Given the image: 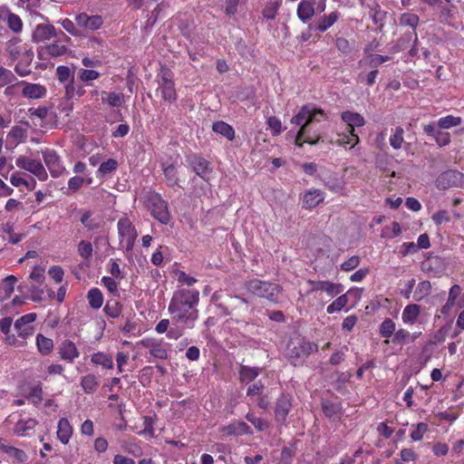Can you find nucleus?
<instances>
[{
    "mask_svg": "<svg viewBox=\"0 0 464 464\" xmlns=\"http://www.w3.org/2000/svg\"><path fill=\"white\" fill-rule=\"evenodd\" d=\"M199 303V292L196 289L179 288L173 293L168 305L172 321L188 329H192L198 318L197 308Z\"/></svg>",
    "mask_w": 464,
    "mask_h": 464,
    "instance_id": "nucleus-1",
    "label": "nucleus"
},
{
    "mask_svg": "<svg viewBox=\"0 0 464 464\" xmlns=\"http://www.w3.org/2000/svg\"><path fill=\"white\" fill-rule=\"evenodd\" d=\"M52 40L53 41L37 47L36 53L39 60L58 59L71 54L72 39L64 32L60 31L59 36Z\"/></svg>",
    "mask_w": 464,
    "mask_h": 464,
    "instance_id": "nucleus-2",
    "label": "nucleus"
},
{
    "mask_svg": "<svg viewBox=\"0 0 464 464\" xmlns=\"http://www.w3.org/2000/svg\"><path fill=\"white\" fill-rule=\"evenodd\" d=\"M325 119V113L322 109L314 108L311 105H304L291 119V123L300 126V134L310 132V127Z\"/></svg>",
    "mask_w": 464,
    "mask_h": 464,
    "instance_id": "nucleus-3",
    "label": "nucleus"
},
{
    "mask_svg": "<svg viewBox=\"0 0 464 464\" xmlns=\"http://www.w3.org/2000/svg\"><path fill=\"white\" fill-rule=\"evenodd\" d=\"M246 288L253 295L266 298L271 302H277L281 295V290L277 285L258 279H253L247 282Z\"/></svg>",
    "mask_w": 464,
    "mask_h": 464,
    "instance_id": "nucleus-4",
    "label": "nucleus"
},
{
    "mask_svg": "<svg viewBox=\"0 0 464 464\" xmlns=\"http://www.w3.org/2000/svg\"><path fill=\"white\" fill-rule=\"evenodd\" d=\"M38 15L44 20V23L38 24L34 27L31 40L36 44H46L53 38H57L61 30H57L55 26L50 23L48 17L42 14H38Z\"/></svg>",
    "mask_w": 464,
    "mask_h": 464,
    "instance_id": "nucleus-5",
    "label": "nucleus"
},
{
    "mask_svg": "<svg viewBox=\"0 0 464 464\" xmlns=\"http://www.w3.org/2000/svg\"><path fill=\"white\" fill-rule=\"evenodd\" d=\"M157 82L159 84L158 90L164 101L173 102L177 100L173 72L169 68L166 66L160 68L157 75Z\"/></svg>",
    "mask_w": 464,
    "mask_h": 464,
    "instance_id": "nucleus-6",
    "label": "nucleus"
},
{
    "mask_svg": "<svg viewBox=\"0 0 464 464\" xmlns=\"http://www.w3.org/2000/svg\"><path fill=\"white\" fill-rule=\"evenodd\" d=\"M42 156L51 177L56 179L66 172V168L63 165L62 158L56 150L53 149H45L44 150H42Z\"/></svg>",
    "mask_w": 464,
    "mask_h": 464,
    "instance_id": "nucleus-7",
    "label": "nucleus"
},
{
    "mask_svg": "<svg viewBox=\"0 0 464 464\" xmlns=\"http://www.w3.org/2000/svg\"><path fill=\"white\" fill-rule=\"evenodd\" d=\"M117 227L121 237V245L125 247L127 251L132 250L138 233L130 220L127 218H120Z\"/></svg>",
    "mask_w": 464,
    "mask_h": 464,
    "instance_id": "nucleus-8",
    "label": "nucleus"
},
{
    "mask_svg": "<svg viewBox=\"0 0 464 464\" xmlns=\"http://www.w3.org/2000/svg\"><path fill=\"white\" fill-rule=\"evenodd\" d=\"M15 165L17 168L30 172L40 181H45L48 179V173L40 160L20 156L16 158Z\"/></svg>",
    "mask_w": 464,
    "mask_h": 464,
    "instance_id": "nucleus-9",
    "label": "nucleus"
},
{
    "mask_svg": "<svg viewBox=\"0 0 464 464\" xmlns=\"http://www.w3.org/2000/svg\"><path fill=\"white\" fill-rule=\"evenodd\" d=\"M186 160L196 175L205 181H208L213 172L211 163L198 154L187 156Z\"/></svg>",
    "mask_w": 464,
    "mask_h": 464,
    "instance_id": "nucleus-10",
    "label": "nucleus"
},
{
    "mask_svg": "<svg viewBox=\"0 0 464 464\" xmlns=\"http://www.w3.org/2000/svg\"><path fill=\"white\" fill-rule=\"evenodd\" d=\"M317 350V345L304 339L290 341L287 346V354L292 359H303Z\"/></svg>",
    "mask_w": 464,
    "mask_h": 464,
    "instance_id": "nucleus-11",
    "label": "nucleus"
},
{
    "mask_svg": "<svg viewBox=\"0 0 464 464\" xmlns=\"http://www.w3.org/2000/svg\"><path fill=\"white\" fill-rule=\"evenodd\" d=\"M436 187L447 189L459 184H464V174L454 169H448L440 173L436 179Z\"/></svg>",
    "mask_w": 464,
    "mask_h": 464,
    "instance_id": "nucleus-12",
    "label": "nucleus"
},
{
    "mask_svg": "<svg viewBox=\"0 0 464 464\" xmlns=\"http://www.w3.org/2000/svg\"><path fill=\"white\" fill-rule=\"evenodd\" d=\"M36 318L37 314L35 313H29L18 318L14 322V329L18 336L26 338L33 335L35 330L34 323Z\"/></svg>",
    "mask_w": 464,
    "mask_h": 464,
    "instance_id": "nucleus-13",
    "label": "nucleus"
},
{
    "mask_svg": "<svg viewBox=\"0 0 464 464\" xmlns=\"http://www.w3.org/2000/svg\"><path fill=\"white\" fill-rule=\"evenodd\" d=\"M434 122L423 125L422 129L427 136L432 137L435 143L439 147L448 146L451 141L450 132L442 130L443 129L436 128Z\"/></svg>",
    "mask_w": 464,
    "mask_h": 464,
    "instance_id": "nucleus-14",
    "label": "nucleus"
},
{
    "mask_svg": "<svg viewBox=\"0 0 464 464\" xmlns=\"http://www.w3.org/2000/svg\"><path fill=\"white\" fill-rule=\"evenodd\" d=\"M18 85H23L22 95L28 99H42L46 96L47 89L39 83H31L25 81H19Z\"/></svg>",
    "mask_w": 464,
    "mask_h": 464,
    "instance_id": "nucleus-15",
    "label": "nucleus"
},
{
    "mask_svg": "<svg viewBox=\"0 0 464 464\" xmlns=\"http://www.w3.org/2000/svg\"><path fill=\"white\" fill-rule=\"evenodd\" d=\"M316 5V0H301L299 2L296 15L303 24L308 23L314 16Z\"/></svg>",
    "mask_w": 464,
    "mask_h": 464,
    "instance_id": "nucleus-16",
    "label": "nucleus"
},
{
    "mask_svg": "<svg viewBox=\"0 0 464 464\" xmlns=\"http://www.w3.org/2000/svg\"><path fill=\"white\" fill-rule=\"evenodd\" d=\"M340 18V13L337 11L331 12L328 14H324L323 16H320L317 19V22L315 24H310L308 25V30L312 31H318L320 33H324L327 31L330 27H332Z\"/></svg>",
    "mask_w": 464,
    "mask_h": 464,
    "instance_id": "nucleus-17",
    "label": "nucleus"
},
{
    "mask_svg": "<svg viewBox=\"0 0 464 464\" xmlns=\"http://www.w3.org/2000/svg\"><path fill=\"white\" fill-rule=\"evenodd\" d=\"M58 353L61 359L68 362H74V360L80 356L79 349L71 340H64L60 343L58 347Z\"/></svg>",
    "mask_w": 464,
    "mask_h": 464,
    "instance_id": "nucleus-18",
    "label": "nucleus"
},
{
    "mask_svg": "<svg viewBox=\"0 0 464 464\" xmlns=\"http://www.w3.org/2000/svg\"><path fill=\"white\" fill-rule=\"evenodd\" d=\"M73 429L66 418H61L57 425V438L64 445H67L72 436Z\"/></svg>",
    "mask_w": 464,
    "mask_h": 464,
    "instance_id": "nucleus-19",
    "label": "nucleus"
},
{
    "mask_svg": "<svg viewBox=\"0 0 464 464\" xmlns=\"http://www.w3.org/2000/svg\"><path fill=\"white\" fill-rule=\"evenodd\" d=\"M34 58V52L31 49L25 50L23 58L14 66V72L21 77L27 76L31 73L30 64Z\"/></svg>",
    "mask_w": 464,
    "mask_h": 464,
    "instance_id": "nucleus-20",
    "label": "nucleus"
},
{
    "mask_svg": "<svg viewBox=\"0 0 464 464\" xmlns=\"http://www.w3.org/2000/svg\"><path fill=\"white\" fill-rule=\"evenodd\" d=\"M420 315V306L416 304H411L404 307L401 314V320L407 325H412L417 323Z\"/></svg>",
    "mask_w": 464,
    "mask_h": 464,
    "instance_id": "nucleus-21",
    "label": "nucleus"
},
{
    "mask_svg": "<svg viewBox=\"0 0 464 464\" xmlns=\"http://www.w3.org/2000/svg\"><path fill=\"white\" fill-rule=\"evenodd\" d=\"M36 423V420L32 418L21 419L15 423L14 432L20 437L28 436L34 430Z\"/></svg>",
    "mask_w": 464,
    "mask_h": 464,
    "instance_id": "nucleus-22",
    "label": "nucleus"
},
{
    "mask_svg": "<svg viewBox=\"0 0 464 464\" xmlns=\"http://www.w3.org/2000/svg\"><path fill=\"white\" fill-rule=\"evenodd\" d=\"M102 95V102L103 104H107L111 107H121L125 102V97L122 92H106L102 91L101 92Z\"/></svg>",
    "mask_w": 464,
    "mask_h": 464,
    "instance_id": "nucleus-23",
    "label": "nucleus"
},
{
    "mask_svg": "<svg viewBox=\"0 0 464 464\" xmlns=\"http://www.w3.org/2000/svg\"><path fill=\"white\" fill-rule=\"evenodd\" d=\"M222 432L227 436L250 434V427L243 421H233L222 428Z\"/></svg>",
    "mask_w": 464,
    "mask_h": 464,
    "instance_id": "nucleus-24",
    "label": "nucleus"
},
{
    "mask_svg": "<svg viewBox=\"0 0 464 464\" xmlns=\"http://www.w3.org/2000/svg\"><path fill=\"white\" fill-rule=\"evenodd\" d=\"M91 362L103 369L111 370L114 367L112 356L103 352H97L92 354Z\"/></svg>",
    "mask_w": 464,
    "mask_h": 464,
    "instance_id": "nucleus-25",
    "label": "nucleus"
},
{
    "mask_svg": "<svg viewBox=\"0 0 464 464\" xmlns=\"http://www.w3.org/2000/svg\"><path fill=\"white\" fill-rule=\"evenodd\" d=\"M341 117L347 124L348 130H354L355 127H362L365 124L364 118L357 112L346 111L342 113Z\"/></svg>",
    "mask_w": 464,
    "mask_h": 464,
    "instance_id": "nucleus-26",
    "label": "nucleus"
},
{
    "mask_svg": "<svg viewBox=\"0 0 464 464\" xmlns=\"http://www.w3.org/2000/svg\"><path fill=\"white\" fill-rule=\"evenodd\" d=\"M162 170L168 186L174 187L179 184L178 169L174 164L162 163Z\"/></svg>",
    "mask_w": 464,
    "mask_h": 464,
    "instance_id": "nucleus-27",
    "label": "nucleus"
},
{
    "mask_svg": "<svg viewBox=\"0 0 464 464\" xmlns=\"http://www.w3.org/2000/svg\"><path fill=\"white\" fill-rule=\"evenodd\" d=\"M22 40L19 37L11 38L6 44V51L11 59L16 60L25 52V48L22 45Z\"/></svg>",
    "mask_w": 464,
    "mask_h": 464,
    "instance_id": "nucleus-28",
    "label": "nucleus"
},
{
    "mask_svg": "<svg viewBox=\"0 0 464 464\" xmlns=\"http://www.w3.org/2000/svg\"><path fill=\"white\" fill-rule=\"evenodd\" d=\"M212 130L214 132L224 136L228 140H233L235 139V130L233 127L223 121L213 122Z\"/></svg>",
    "mask_w": 464,
    "mask_h": 464,
    "instance_id": "nucleus-29",
    "label": "nucleus"
},
{
    "mask_svg": "<svg viewBox=\"0 0 464 464\" xmlns=\"http://www.w3.org/2000/svg\"><path fill=\"white\" fill-rule=\"evenodd\" d=\"M290 406V401L285 396H282L280 399H278L276 407V418L278 421H285L289 412Z\"/></svg>",
    "mask_w": 464,
    "mask_h": 464,
    "instance_id": "nucleus-30",
    "label": "nucleus"
},
{
    "mask_svg": "<svg viewBox=\"0 0 464 464\" xmlns=\"http://www.w3.org/2000/svg\"><path fill=\"white\" fill-rule=\"evenodd\" d=\"M320 140L321 135L319 132H314L313 134L310 132H307L306 134H300V130H298L295 140V144L297 147H303L304 143L314 145L319 143Z\"/></svg>",
    "mask_w": 464,
    "mask_h": 464,
    "instance_id": "nucleus-31",
    "label": "nucleus"
},
{
    "mask_svg": "<svg viewBox=\"0 0 464 464\" xmlns=\"http://www.w3.org/2000/svg\"><path fill=\"white\" fill-rule=\"evenodd\" d=\"M283 0H268L266 4L262 14L267 20H274L282 5Z\"/></svg>",
    "mask_w": 464,
    "mask_h": 464,
    "instance_id": "nucleus-32",
    "label": "nucleus"
},
{
    "mask_svg": "<svg viewBox=\"0 0 464 464\" xmlns=\"http://www.w3.org/2000/svg\"><path fill=\"white\" fill-rule=\"evenodd\" d=\"M92 183V179L91 177H81L75 175L69 179L68 180V191L70 193L77 192L83 185H91Z\"/></svg>",
    "mask_w": 464,
    "mask_h": 464,
    "instance_id": "nucleus-33",
    "label": "nucleus"
},
{
    "mask_svg": "<svg viewBox=\"0 0 464 464\" xmlns=\"http://www.w3.org/2000/svg\"><path fill=\"white\" fill-rule=\"evenodd\" d=\"M150 211L151 215L162 224H167L169 221V212L167 205H150Z\"/></svg>",
    "mask_w": 464,
    "mask_h": 464,
    "instance_id": "nucleus-34",
    "label": "nucleus"
},
{
    "mask_svg": "<svg viewBox=\"0 0 464 464\" xmlns=\"http://www.w3.org/2000/svg\"><path fill=\"white\" fill-rule=\"evenodd\" d=\"M0 450H2L4 452L7 453L11 458H13L17 462L22 463V462L26 461V459H27V455L24 450L14 448V447H12V446L5 445L1 440H0Z\"/></svg>",
    "mask_w": 464,
    "mask_h": 464,
    "instance_id": "nucleus-35",
    "label": "nucleus"
},
{
    "mask_svg": "<svg viewBox=\"0 0 464 464\" xmlns=\"http://www.w3.org/2000/svg\"><path fill=\"white\" fill-rule=\"evenodd\" d=\"M347 131V134H338L335 142L340 146H350V148H353L359 142V137L355 133V130Z\"/></svg>",
    "mask_w": 464,
    "mask_h": 464,
    "instance_id": "nucleus-36",
    "label": "nucleus"
},
{
    "mask_svg": "<svg viewBox=\"0 0 464 464\" xmlns=\"http://www.w3.org/2000/svg\"><path fill=\"white\" fill-rule=\"evenodd\" d=\"M36 346L41 354L48 355L53 349V342L51 338L38 334L36 335Z\"/></svg>",
    "mask_w": 464,
    "mask_h": 464,
    "instance_id": "nucleus-37",
    "label": "nucleus"
},
{
    "mask_svg": "<svg viewBox=\"0 0 464 464\" xmlns=\"http://www.w3.org/2000/svg\"><path fill=\"white\" fill-rule=\"evenodd\" d=\"M65 98L72 100L74 97H82L85 94V89L81 84H75L74 80L64 86Z\"/></svg>",
    "mask_w": 464,
    "mask_h": 464,
    "instance_id": "nucleus-38",
    "label": "nucleus"
},
{
    "mask_svg": "<svg viewBox=\"0 0 464 464\" xmlns=\"http://www.w3.org/2000/svg\"><path fill=\"white\" fill-rule=\"evenodd\" d=\"M10 183L14 187L25 186L30 190H33L36 184L34 179L26 180L21 172L13 173L10 176Z\"/></svg>",
    "mask_w": 464,
    "mask_h": 464,
    "instance_id": "nucleus-39",
    "label": "nucleus"
},
{
    "mask_svg": "<svg viewBox=\"0 0 464 464\" xmlns=\"http://www.w3.org/2000/svg\"><path fill=\"white\" fill-rule=\"evenodd\" d=\"M430 290L431 285L429 281H420L417 285L412 297L415 301L420 302L430 294Z\"/></svg>",
    "mask_w": 464,
    "mask_h": 464,
    "instance_id": "nucleus-40",
    "label": "nucleus"
},
{
    "mask_svg": "<svg viewBox=\"0 0 464 464\" xmlns=\"http://www.w3.org/2000/svg\"><path fill=\"white\" fill-rule=\"evenodd\" d=\"M89 304L93 309H99L103 304V295L100 289L92 288L87 294Z\"/></svg>",
    "mask_w": 464,
    "mask_h": 464,
    "instance_id": "nucleus-41",
    "label": "nucleus"
},
{
    "mask_svg": "<svg viewBox=\"0 0 464 464\" xmlns=\"http://www.w3.org/2000/svg\"><path fill=\"white\" fill-rule=\"evenodd\" d=\"M349 303L348 295L343 294L339 295L334 301H333L326 308V312L329 314L340 312Z\"/></svg>",
    "mask_w": 464,
    "mask_h": 464,
    "instance_id": "nucleus-42",
    "label": "nucleus"
},
{
    "mask_svg": "<svg viewBox=\"0 0 464 464\" xmlns=\"http://www.w3.org/2000/svg\"><path fill=\"white\" fill-rule=\"evenodd\" d=\"M462 122L461 117L447 115L439 119L437 127L440 129H450L452 127L459 126Z\"/></svg>",
    "mask_w": 464,
    "mask_h": 464,
    "instance_id": "nucleus-43",
    "label": "nucleus"
},
{
    "mask_svg": "<svg viewBox=\"0 0 464 464\" xmlns=\"http://www.w3.org/2000/svg\"><path fill=\"white\" fill-rule=\"evenodd\" d=\"M389 141L390 145L394 150L401 149L402 144L404 143V130L401 126H397L393 130V133L391 135Z\"/></svg>",
    "mask_w": 464,
    "mask_h": 464,
    "instance_id": "nucleus-44",
    "label": "nucleus"
},
{
    "mask_svg": "<svg viewBox=\"0 0 464 464\" xmlns=\"http://www.w3.org/2000/svg\"><path fill=\"white\" fill-rule=\"evenodd\" d=\"M119 163L114 159H109L106 161L102 162L98 170H97V176L98 177H105L109 174H111L118 169Z\"/></svg>",
    "mask_w": 464,
    "mask_h": 464,
    "instance_id": "nucleus-45",
    "label": "nucleus"
},
{
    "mask_svg": "<svg viewBox=\"0 0 464 464\" xmlns=\"http://www.w3.org/2000/svg\"><path fill=\"white\" fill-rule=\"evenodd\" d=\"M260 373V368L242 366L240 369V379L243 382H250L254 381Z\"/></svg>",
    "mask_w": 464,
    "mask_h": 464,
    "instance_id": "nucleus-46",
    "label": "nucleus"
},
{
    "mask_svg": "<svg viewBox=\"0 0 464 464\" xmlns=\"http://www.w3.org/2000/svg\"><path fill=\"white\" fill-rule=\"evenodd\" d=\"M303 200L304 203H323L324 192L318 188H312L304 193Z\"/></svg>",
    "mask_w": 464,
    "mask_h": 464,
    "instance_id": "nucleus-47",
    "label": "nucleus"
},
{
    "mask_svg": "<svg viewBox=\"0 0 464 464\" xmlns=\"http://www.w3.org/2000/svg\"><path fill=\"white\" fill-rule=\"evenodd\" d=\"M81 386L86 393L93 392L98 387L97 378L93 374H87L82 378Z\"/></svg>",
    "mask_w": 464,
    "mask_h": 464,
    "instance_id": "nucleus-48",
    "label": "nucleus"
},
{
    "mask_svg": "<svg viewBox=\"0 0 464 464\" xmlns=\"http://www.w3.org/2000/svg\"><path fill=\"white\" fill-rule=\"evenodd\" d=\"M56 77L60 82L69 83L74 80V76L71 69L65 65H59L56 68Z\"/></svg>",
    "mask_w": 464,
    "mask_h": 464,
    "instance_id": "nucleus-49",
    "label": "nucleus"
},
{
    "mask_svg": "<svg viewBox=\"0 0 464 464\" xmlns=\"http://www.w3.org/2000/svg\"><path fill=\"white\" fill-rule=\"evenodd\" d=\"M7 27L14 33V34H20L23 31L24 28V23L20 16L16 14H13L12 15H9L7 21L5 22Z\"/></svg>",
    "mask_w": 464,
    "mask_h": 464,
    "instance_id": "nucleus-50",
    "label": "nucleus"
},
{
    "mask_svg": "<svg viewBox=\"0 0 464 464\" xmlns=\"http://www.w3.org/2000/svg\"><path fill=\"white\" fill-rule=\"evenodd\" d=\"M16 281L17 279L14 276H8L4 279L0 287L1 292L4 293V298H8L13 294Z\"/></svg>",
    "mask_w": 464,
    "mask_h": 464,
    "instance_id": "nucleus-51",
    "label": "nucleus"
},
{
    "mask_svg": "<svg viewBox=\"0 0 464 464\" xmlns=\"http://www.w3.org/2000/svg\"><path fill=\"white\" fill-rule=\"evenodd\" d=\"M16 81V77L10 70L0 67V88L9 84H15Z\"/></svg>",
    "mask_w": 464,
    "mask_h": 464,
    "instance_id": "nucleus-52",
    "label": "nucleus"
},
{
    "mask_svg": "<svg viewBox=\"0 0 464 464\" xmlns=\"http://www.w3.org/2000/svg\"><path fill=\"white\" fill-rule=\"evenodd\" d=\"M420 18L416 14L404 13L400 18V24L403 26H411L412 29H416L419 24Z\"/></svg>",
    "mask_w": 464,
    "mask_h": 464,
    "instance_id": "nucleus-53",
    "label": "nucleus"
},
{
    "mask_svg": "<svg viewBox=\"0 0 464 464\" xmlns=\"http://www.w3.org/2000/svg\"><path fill=\"white\" fill-rule=\"evenodd\" d=\"M335 46L339 52L345 55L350 54L353 50V45L343 36L336 37Z\"/></svg>",
    "mask_w": 464,
    "mask_h": 464,
    "instance_id": "nucleus-54",
    "label": "nucleus"
},
{
    "mask_svg": "<svg viewBox=\"0 0 464 464\" xmlns=\"http://www.w3.org/2000/svg\"><path fill=\"white\" fill-rule=\"evenodd\" d=\"M104 311L110 317L116 318L121 313V306L117 300H110L107 302Z\"/></svg>",
    "mask_w": 464,
    "mask_h": 464,
    "instance_id": "nucleus-55",
    "label": "nucleus"
},
{
    "mask_svg": "<svg viewBox=\"0 0 464 464\" xmlns=\"http://www.w3.org/2000/svg\"><path fill=\"white\" fill-rule=\"evenodd\" d=\"M427 431H428V425L424 422H420L416 425H412V431L411 432V438L414 441H420L423 439V436Z\"/></svg>",
    "mask_w": 464,
    "mask_h": 464,
    "instance_id": "nucleus-56",
    "label": "nucleus"
},
{
    "mask_svg": "<svg viewBox=\"0 0 464 464\" xmlns=\"http://www.w3.org/2000/svg\"><path fill=\"white\" fill-rule=\"evenodd\" d=\"M401 233V226L398 222H393L391 227L382 228L381 237L384 238H393Z\"/></svg>",
    "mask_w": 464,
    "mask_h": 464,
    "instance_id": "nucleus-57",
    "label": "nucleus"
},
{
    "mask_svg": "<svg viewBox=\"0 0 464 464\" xmlns=\"http://www.w3.org/2000/svg\"><path fill=\"white\" fill-rule=\"evenodd\" d=\"M395 331V324L390 319L386 318L380 325V334L382 337L389 338Z\"/></svg>",
    "mask_w": 464,
    "mask_h": 464,
    "instance_id": "nucleus-58",
    "label": "nucleus"
},
{
    "mask_svg": "<svg viewBox=\"0 0 464 464\" xmlns=\"http://www.w3.org/2000/svg\"><path fill=\"white\" fill-rule=\"evenodd\" d=\"M167 343L160 341L155 347L150 352V355L156 359L164 360L168 358Z\"/></svg>",
    "mask_w": 464,
    "mask_h": 464,
    "instance_id": "nucleus-59",
    "label": "nucleus"
},
{
    "mask_svg": "<svg viewBox=\"0 0 464 464\" xmlns=\"http://www.w3.org/2000/svg\"><path fill=\"white\" fill-rule=\"evenodd\" d=\"M100 77V72L95 70L80 69L78 71V78L82 82L97 80Z\"/></svg>",
    "mask_w": 464,
    "mask_h": 464,
    "instance_id": "nucleus-60",
    "label": "nucleus"
},
{
    "mask_svg": "<svg viewBox=\"0 0 464 464\" xmlns=\"http://www.w3.org/2000/svg\"><path fill=\"white\" fill-rule=\"evenodd\" d=\"M343 291L341 284L325 281L323 292H325L330 297L336 296Z\"/></svg>",
    "mask_w": 464,
    "mask_h": 464,
    "instance_id": "nucleus-61",
    "label": "nucleus"
},
{
    "mask_svg": "<svg viewBox=\"0 0 464 464\" xmlns=\"http://www.w3.org/2000/svg\"><path fill=\"white\" fill-rule=\"evenodd\" d=\"M246 418L259 431L266 430L268 428V422L266 420L256 417L252 412H248Z\"/></svg>",
    "mask_w": 464,
    "mask_h": 464,
    "instance_id": "nucleus-62",
    "label": "nucleus"
},
{
    "mask_svg": "<svg viewBox=\"0 0 464 464\" xmlns=\"http://www.w3.org/2000/svg\"><path fill=\"white\" fill-rule=\"evenodd\" d=\"M154 420L152 417L145 416L143 418V430L139 431V434L143 435L145 437L152 438L154 437Z\"/></svg>",
    "mask_w": 464,
    "mask_h": 464,
    "instance_id": "nucleus-63",
    "label": "nucleus"
},
{
    "mask_svg": "<svg viewBox=\"0 0 464 464\" xmlns=\"http://www.w3.org/2000/svg\"><path fill=\"white\" fill-rule=\"evenodd\" d=\"M78 253L83 259H89L92 256V246L88 241H81L78 245Z\"/></svg>",
    "mask_w": 464,
    "mask_h": 464,
    "instance_id": "nucleus-64",
    "label": "nucleus"
}]
</instances>
